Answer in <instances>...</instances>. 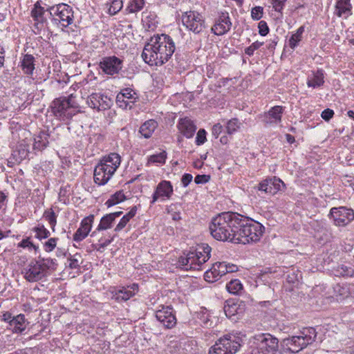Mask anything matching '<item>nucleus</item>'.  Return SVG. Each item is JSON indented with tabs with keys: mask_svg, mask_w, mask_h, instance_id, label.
Segmentation results:
<instances>
[{
	"mask_svg": "<svg viewBox=\"0 0 354 354\" xmlns=\"http://www.w3.org/2000/svg\"><path fill=\"white\" fill-rule=\"evenodd\" d=\"M175 49L174 42L169 35H156L145 44L142 57L150 66H162L171 58Z\"/></svg>",
	"mask_w": 354,
	"mask_h": 354,
	"instance_id": "nucleus-1",
	"label": "nucleus"
},
{
	"mask_svg": "<svg viewBox=\"0 0 354 354\" xmlns=\"http://www.w3.org/2000/svg\"><path fill=\"white\" fill-rule=\"evenodd\" d=\"M239 214L222 212L214 217L209 225L211 235L218 241L234 243Z\"/></svg>",
	"mask_w": 354,
	"mask_h": 354,
	"instance_id": "nucleus-2",
	"label": "nucleus"
},
{
	"mask_svg": "<svg viewBox=\"0 0 354 354\" xmlns=\"http://www.w3.org/2000/svg\"><path fill=\"white\" fill-rule=\"evenodd\" d=\"M235 234V243L247 244L257 242L262 236L264 227L248 217L239 214Z\"/></svg>",
	"mask_w": 354,
	"mask_h": 354,
	"instance_id": "nucleus-3",
	"label": "nucleus"
},
{
	"mask_svg": "<svg viewBox=\"0 0 354 354\" xmlns=\"http://www.w3.org/2000/svg\"><path fill=\"white\" fill-rule=\"evenodd\" d=\"M317 337L315 328H304L297 335L285 338L281 342V348L286 352L297 353L307 346L313 344Z\"/></svg>",
	"mask_w": 354,
	"mask_h": 354,
	"instance_id": "nucleus-4",
	"label": "nucleus"
},
{
	"mask_svg": "<svg viewBox=\"0 0 354 354\" xmlns=\"http://www.w3.org/2000/svg\"><path fill=\"white\" fill-rule=\"evenodd\" d=\"M241 338L236 335H225L209 348L208 354H235L241 347Z\"/></svg>",
	"mask_w": 354,
	"mask_h": 354,
	"instance_id": "nucleus-5",
	"label": "nucleus"
},
{
	"mask_svg": "<svg viewBox=\"0 0 354 354\" xmlns=\"http://www.w3.org/2000/svg\"><path fill=\"white\" fill-rule=\"evenodd\" d=\"M51 21L62 29L68 27L73 22V11L72 8L64 3L49 8Z\"/></svg>",
	"mask_w": 354,
	"mask_h": 354,
	"instance_id": "nucleus-6",
	"label": "nucleus"
},
{
	"mask_svg": "<svg viewBox=\"0 0 354 354\" xmlns=\"http://www.w3.org/2000/svg\"><path fill=\"white\" fill-rule=\"evenodd\" d=\"M256 351L267 352L268 354H281L279 351V340L269 333H261L253 337Z\"/></svg>",
	"mask_w": 354,
	"mask_h": 354,
	"instance_id": "nucleus-7",
	"label": "nucleus"
},
{
	"mask_svg": "<svg viewBox=\"0 0 354 354\" xmlns=\"http://www.w3.org/2000/svg\"><path fill=\"white\" fill-rule=\"evenodd\" d=\"M182 22L188 30L194 34L201 33L206 28L203 16L194 10L184 12L182 15Z\"/></svg>",
	"mask_w": 354,
	"mask_h": 354,
	"instance_id": "nucleus-8",
	"label": "nucleus"
},
{
	"mask_svg": "<svg viewBox=\"0 0 354 354\" xmlns=\"http://www.w3.org/2000/svg\"><path fill=\"white\" fill-rule=\"evenodd\" d=\"M72 97L73 94H71L68 99L58 98L53 102L52 109L56 116L69 119L75 115L71 109H77L78 105L72 101Z\"/></svg>",
	"mask_w": 354,
	"mask_h": 354,
	"instance_id": "nucleus-9",
	"label": "nucleus"
},
{
	"mask_svg": "<svg viewBox=\"0 0 354 354\" xmlns=\"http://www.w3.org/2000/svg\"><path fill=\"white\" fill-rule=\"evenodd\" d=\"M99 66L102 71L106 75H118L123 67V60L115 55L104 57Z\"/></svg>",
	"mask_w": 354,
	"mask_h": 354,
	"instance_id": "nucleus-10",
	"label": "nucleus"
},
{
	"mask_svg": "<svg viewBox=\"0 0 354 354\" xmlns=\"http://www.w3.org/2000/svg\"><path fill=\"white\" fill-rule=\"evenodd\" d=\"M330 215L337 226H345L354 219L353 209L346 207H333L330 211Z\"/></svg>",
	"mask_w": 354,
	"mask_h": 354,
	"instance_id": "nucleus-11",
	"label": "nucleus"
},
{
	"mask_svg": "<svg viewBox=\"0 0 354 354\" xmlns=\"http://www.w3.org/2000/svg\"><path fill=\"white\" fill-rule=\"evenodd\" d=\"M24 277L29 282H36L46 277V272L37 261H31L21 272Z\"/></svg>",
	"mask_w": 354,
	"mask_h": 354,
	"instance_id": "nucleus-12",
	"label": "nucleus"
},
{
	"mask_svg": "<svg viewBox=\"0 0 354 354\" xmlns=\"http://www.w3.org/2000/svg\"><path fill=\"white\" fill-rule=\"evenodd\" d=\"M88 105L97 111H103L109 109L112 104V100L107 95L100 93L91 94L86 101Z\"/></svg>",
	"mask_w": 354,
	"mask_h": 354,
	"instance_id": "nucleus-13",
	"label": "nucleus"
},
{
	"mask_svg": "<svg viewBox=\"0 0 354 354\" xmlns=\"http://www.w3.org/2000/svg\"><path fill=\"white\" fill-rule=\"evenodd\" d=\"M138 98L136 93L130 88L122 89L116 96V104L119 107L131 109Z\"/></svg>",
	"mask_w": 354,
	"mask_h": 354,
	"instance_id": "nucleus-14",
	"label": "nucleus"
},
{
	"mask_svg": "<svg viewBox=\"0 0 354 354\" xmlns=\"http://www.w3.org/2000/svg\"><path fill=\"white\" fill-rule=\"evenodd\" d=\"M157 320L166 328H171L176 324V319L174 310L171 306H162L161 309L156 310Z\"/></svg>",
	"mask_w": 354,
	"mask_h": 354,
	"instance_id": "nucleus-15",
	"label": "nucleus"
},
{
	"mask_svg": "<svg viewBox=\"0 0 354 354\" xmlns=\"http://www.w3.org/2000/svg\"><path fill=\"white\" fill-rule=\"evenodd\" d=\"M174 192L173 186L170 181L162 180L156 187L155 192L152 196L151 205H153L158 199L164 201L169 199Z\"/></svg>",
	"mask_w": 354,
	"mask_h": 354,
	"instance_id": "nucleus-16",
	"label": "nucleus"
},
{
	"mask_svg": "<svg viewBox=\"0 0 354 354\" xmlns=\"http://www.w3.org/2000/svg\"><path fill=\"white\" fill-rule=\"evenodd\" d=\"M115 174L110 168L106 167L101 162L94 169V181L100 185H105Z\"/></svg>",
	"mask_w": 354,
	"mask_h": 354,
	"instance_id": "nucleus-17",
	"label": "nucleus"
},
{
	"mask_svg": "<svg viewBox=\"0 0 354 354\" xmlns=\"http://www.w3.org/2000/svg\"><path fill=\"white\" fill-rule=\"evenodd\" d=\"M232 22L228 12H221L212 30L215 35H223L230 30Z\"/></svg>",
	"mask_w": 354,
	"mask_h": 354,
	"instance_id": "nucleus-18",
	"label": "nucleus"
},
{
	"mask_svg": "<svg viewBox=\"0 0 354 354\" xmlns=\"http://www.w3.org/2000/svg\"><path fill=\"white\" fill-rule=\"evenodd\" d=\"M93 221L94 216L92 214L82 219L80 227L73 234L74 241L80 242L84 240L88 236V233L91 230Z\"/></svg>",
	"mask_w": 354,
	"mask_h": 354,
	"instance_id": "nucleus-19",
	"label": "nucleus"
},
{
	"mask_svg": "<svg viewBox=\"0 0 354 354\" xmlns=\"http://www.w3.org/2000/svg\"><path fill=\"white\" fill-rule=\"evenodd\" d=\"M138 285L135 283H133L131 286H128L127 288L121 287L118 289L114 288V290L111 291L112 299H114L118 302L126 301L135 295V292L138 290Z\"/></svg>",
	"mask_w": 354,
	"mask_h": 354,
	"instance_id": "nucleus-20",
	"label": "nucleus"
},
{
	"mask_svg": "<svg viewBox=\"0 0 354 354\" xmlns=\"http://www.w3.org/2000/svg\"><path fill=\"white\" fill-rule=\"evenodd\" d=\"M30 139L26 138L18 143L12 153L15 161L20 162L28 157L30 152Z\"/></svg>",
	"mask_w": 354,
	"mask_h": 354,
	"instance_id": "nucleus-21",
	"label": "nucleus"
},
{
	"mask_svg": "<svg viewBox=\"0 0 354 354\" xmlns=\"http://www.w3.org/2000/svg\"><path fill=\"white\" fill-rule=\"evenodd\" d=\"M178 262L185 270H200L203 265L202 263H199L196 254H194L192 251L187 253L185 257H180Z\"/></svg>",
	"mask_w": 354,
	"mask_h": 354,
	"instance_id": "nucleus-22",
	"label": "nucleus"
},
{
	"mask_svg": "<svg viewBox=\"0 0 354 354\" xmlns=\"http://www.w3.org/2000/svg\"><path fill=\"white\" fill-rule=\"evenodd\" d=\"M351 0H337L334 14L338 17L347 19L352 15Z\"/></svg>",
	"mask_w": 354,
	"mask_h": 354,
	"instance_id": "nucleus-23",
	"label": "nucleus"
},
{
	"mask_svg": "<svg viewBox=\"0 0 354 354\" xmlns=\"http://www.w3.org/2000/svg\"><path fill=\"white\" fill-rule=\"evenodd\" d=\"M178 128L187 138H192L196 130L194 122L188 118H181L178 124Z\"/></svg>",
	"mask_w": 354,
	"mask_h": 354,
	"instance_id": "nucleus-24",
	"label": "nucleus"
},
{
	"mask_svg": "<svg viewBox=\"0 0 354 354\" xmlns=\"http://www.w3.org/2000/svg\"><path fill=\"white\" fill-rule=\"evenodd\" d=\"M45 12L44 8L41 7L38 1L35 3L34 8L31 10V17L35 21V26L37 29L41 28L46 21V19L44 16Z\"/></svg>",
	"mask_w": 354,
	"mask_h": 354,
	"instance_id": "nucleus-25",
	"label": "nucleus"
},
{
	"mask_svg": "<svg viewBox=\"0 0 354 354\" xmlns=\"http://www.w3.org/2000/svg\"><path fill=\"white\" fill-rule=\"evenodd\" d=\"M100 162L106 167L110 168L111 171L115 172L121 162V158L118 153H111L104 156Z\"/></svg>",
	"mask_w": 354,
	"mask_h": 354,
	"instance_id": "nucleus-26",
	"label": "nucleus"
},
{
	"mask_svg": "<svg viewBox=\"0 0 354 354\" xmlns=\"http://www.w3.org/2000/svg\"><path fill=\"white\" fill-rule=\"evenodd\" d=\"M35 59L33 55L26 54L21 61V68L24 74L32 75L35 70Z\"/></svg>",
	"mask_w": 354,
	"mask_h": 354,
	"instance_id": "nucleus-27",
	"label": "nucleus"
},
{
	"mask_svg": "<svg viewBox=\"0 0 354 354\" xmlns=\"http://www.w3.org/2000/svg\"><path fill=\"white\" fill-rule=\"evenodd\" d=\"M324 84V74L322 70L313 71L311 75H309L307 80L308 87L316 88L322 86Z\"/></svg>",
	"mask_w": 354,
	"mask_h": 354,
	"instance_id": "nucleus-28",
	"label": "nucleus"
},
{
	"mask_svg": "<svg viewBox=\"0 0 354 354\" xmlns=\"http://www.w3.org/2000/svg\"><path fill=\"white\" fill-rule=\"evenodd\" d=\"M49 134L46 131H40L34 138L33 149L41 151L46 148L49 143Z\"/></svg>",
	"mask_w": 354,
	"mask_h": 354,
	"instance_id": "nucleus-29",
	"label": "nucleus"
},
{
	"mask_svg": "<svg viewBox=\"0 0 354 354\" xmlns=\"http://www.w3.org/2000/svg\"><path fill=\"white\" fill-rule=\"evenodd\" d=\"M212 248L208 244L203 243L198 245L194 250L192 251L194 254H196V257H198L199 263L203 264L209 260L210 258V252Z\"/></svg>",
	"mask_w": 354,
	"mask_h": 354,
	"instance_id": "nucleus-30",
	"label": "nucleus"
},
{
	"mask_svg": "<svg viewBox=\"0 0 354 354\" xmlns=\"http://www.w3.org/2000/svg\"><path fill=\"white\" fill-rule=\"evenodd\" d=\"M26 320L23 314H19L12 318L10 325L14 333H22L26 328Z\"/></svg>",
	"mask_w": 354,
	"mask_h": 354,
	"instance_id": "nucleus-31",
	"label": "nucleus"
},
{
	"mask_svg": "<svg viewBox=\"0 0 354 354\" xmlns=\"http://www.w3.org/2000/svg\"><path fill=\"white\" fill-rule=\"evenodd\" d=\"M283 109L281 106H274L271 108L266 113V118L268 120L267 122L278 123L281 121V117Z\"/></svg>",
	"mask_w": 354,
	"mask_h": 354,
	"instance_id": "nucleus-32",
	"label": "nucleus"
},
{
	"mask_svg": "<svg viewBox=\"0 0 354 354\" xmlns=\"http://www.w3.org/2000/svg\"><path fill=\"white\" fill-rule=\"evenodd\" d=\"M157 127L158 123L154 120H149L141 125L139 132L144 138H149Z\"/></svg>",
	"mask_w": 354,
	"mask_h": 354,
	"instance_id": "nucleus-33",
	"label": "nucleus"
},
{
	"mask_svg": "<svg viewBox=\"0 0 354 354\" xmlns=\"http://www.w3.org/2000/svg\"><path fill=\"white\" fill-rule=\"evenodd\" d=\"M304 32V26H301L292 35L288 40V45L292 49H295L302 40Z\"/></svg>",
	"mask_w": 354,
	"mask_h": 354,
	"instance_id": "nucleus-34",
	"label": "nucleus"
},
{
	"mask_svg": "<svg viewBox=\"0 0 354 354\" xmlns=\"http://www.w3.org/2000/svg\"><path fill=\"white\" fill-rule=\"evenodd\" d=\"M219 269L216 267V264L214 263L210 269L205 272L204 278L207 281L214 282L218 281L222 276Z\"/></svg>",
	"mask_w": 354,
	"mask_h": 354,
	"instance_id": "nucleus-35",
	"label": "nucleus"
},
{
	"mask_svg": "<svg viewBox=\"0 0 354 354\" xmlns=\"http://www.w3.org/2000/svg\"><path fill=\"white\" fill-rule=\"evenodd\" d=\"M126 199L124 194L122 190H120L116 192L115 194H112L110 198L106 201L105 205L107 207H111L115 205H117Z\"/></svg>",
	"mask_w": 354,
	"mask_h": 354,
	"instance_id": "nucleus-36",
	"label": "nucleus"
},
{
	"mask_svg": "<svg viewBox=\"0 0 354 354\" xmlns=\"http://www.w3.org/2000/svg\"><path fill=\"white\" fill-rule=\"evenodd\" d=\"M113 221H114L113 220V218L109 214L104 216L101 218L100 222L96 230L92 232L91 236H95L97 231L105 230L111 228V224Z\"/></svg>",
	"mask_w": 354,
	"mask_h": 354,
	"instance_id": "nucleus-37",
	"label": "nucleus"
},
{
	"mask_svg": "<svg viewBox=\"0 0 354 354\" xmlns=\"http://www.w3.org/2000/svg\"><path fill=\"white\" fill-rule=\"evenodd\" d=\"M145 5L144 0H131L125 9L127 14L136 13L141 10Z\"/></svg>",
	"mask_w": 354,
	"mask_h": 354,
	"instance_id": "nucleus-38",
	"label": "nucleus"
},
{
	"mask_svg": "<svg viewBox=\"0 0 354 354\" xmlns=\"http://www.w3.org/2000/svg\"><path fill=\"white\" fill-rule=\"evenodd\" d=\"M39 264H41L42 269L44 272H46V276L48 275V270H55L56 269V259H53L50 258L47 259H41L37 261Z\"/></svg>",
	"mask_w": 354,
	"mask_h": 354,
	"instance_id": "nucleus-39",
	"label": "nucleus"
},
{
	"mask_svg": "<svg viewBox=\"0 0 354 354\" xmlns=\"http://www.w3.org/2000/svg\"><path fill=\"white\" fill-rule=\"evenodd\" d=\"M226 288L230 293L238 295L243 290V286L239 279H234L227 283Z\"/></svg>",
	"mask_w": 354,
	"mask_h": 354,
	"instance_id": "nucleus-40",
	"label": "nucleus"
},
{
	"mask_svg": "<svg viewBox=\"0 0 354 354\" xmlns=\"http://www.w3.org/2000/svg\"><path fill=\"white\" fill-rule=\"evenodd\" d=\"M167 158V153L162 151L159 153L153 154L148 158L147 165L150 164H164Z\"/></svg>",
	"mask_w": 354,
	"mask_h": 354,
	"instance_id": "nucleus-41",
	"label": "nucleus"
},
{
	"mask_svg": "<svg viewBox=\"0 0 354 354\" xmlns=\"http://www.w3.org/2000/svg\"><path fill=\"white\" fill-rule=\"evenodd\" d=\"M123 6L122 0H113L110 4L106 3L108 7V13L111 15L117 14Z\"/></svg>",
	"mask_w": 354,
	"mask_h": 354,
	"instance_id": "nucleus-42",
	"label": "nucleus"
},
{
	"mask_svg": "<svg viewBox=\"0 0 354 354\" xmlns=\"http://www.w3.org/2000/svg\"><path fill=\"white\" fill-rule=\"evenodd\" d=\"M44 218L48 222L51 229L54 231L57 224V215L52 209H47L44 213Z\"/></svg>",
	"mask_w": 354,
	"mask_h": 354,
	"instance_id": "nucleus-43",
	"label": "nucleus"
},
{
	"mask_svg": "<svg viewBox=\"0 0 354 354\" xmlns=\"http://www.w3.org/2000/svg\"><path fill=\"white\" fill-rule=\"evenodd\" d=\"M36 233L35 236L37 239H42L48 238L50 236V232L43 225H38L33 229Z\"/></svg>",
	"mask_w": 354,
	"mask_h": 354,
	"instance_id": "nucleus-44",
	"label": "nucleus"
},
{
	"mask_svg": "<svg viewBox=\"0 0 354 354\" xmlns=\"http://www.w3.org/2000/svg\"><path fill=\"white\" fill-rule=\"evenodd\" d=\"M198 318L201 320V322L206 327L211 326L212 322L209 319V315L207 310L204 308L201 309L198 313Z\"/></svg>",
	"mask_w": 354,
	"mask_h": 354,
	"instance_id": "nucleus-45",
	"label": "nucleus"
},
{
	"mask_svg": "<svg viewBox=\"0 0 354 354\" xmlns=\"http://www.w3.org/2000/svg\"><path fill=\"white\" fill-rule=\"evenodd\" d=\"M270 183V178H266L259 184L258 189L261 192H264L266 194L274 195Z\"/></svg>",
	"mask_w": 354,
	"mask_h": 354,
	"instance_id": "nucleus-46",
	"label": "nucleus"
},
{
	"mask_svg": "<svg viewBox=\"0 0 354 354\" xmlns=\"http://www.w3.org/2000/svg\"><path fill=\"white\" fill-rule=\"evenodd\" d=\"M238 306L237 304L233 303L232 304L227 303L224 306V312L227 317L229 318H232L233 316L236 315L238 313Z\"/></svg>",
	"mask_w": 354,
	"mask_h": 354,
	"instance_id": "nucleus-47",
	"label": "nucleus"
},
{
	"mask_svg": "<svg viewBox=\"0 0 354 354\" xmlns=\"http://www.w3.org/2000/svg\"><path fill=\"white\" fill-rule=\"evenodd\" d=\"M270 185L272 187V189L273 191V194H275L278 191L281 189V187L285 186L283 182L276 177L270 178Z\"/></svg>",
	"mask_w": 354,
	"mask_h": 354,
	"instance_id": "nucleus-48",
	"label": "nucleus"
},
{
	"mask_svg": "<svg viewBox=\"0 0 354 354\" xmlns=\"http://www.w3.org/2000/svg\"><path fill=\"white\" fill-rule=\"evenodd\" d=\"M80 259L81 255L80 254H75L74 255H71L68 259V267L71 269H77L80 267Z\"/></svg>",
	"mask_w": 354,
	"mask_h": 354,
	"instance_id": "nucleus-49",
	"label": "nucleus"
},
{
	"mask_svg": "<svg viewBox=\"0 0 354 354\" xmlns=\"http://www.w3.org/2000/svg\"><path fill=\"white\" fill-rule=\"evenodd\" d=\"M240 123L238 119L233 118L229 120L227 123L226 129L229 134L236 132L239 129Z\"/></svg>",
	"mask_w": 354,
	"mask_h": 354,
	"instance_id": "nucleus-50",
	"label": "nucleus"
},
{
	"mask_svg": "<svg viewBox=\"0 0 354 354\" xmlns=\"http://www.w3.org/2000/svg\"><path fill=\"white\" fill-rule=\"evenodd\" d=\"M336 272H337L336 275H341V276L345 277V276H352L354 272V270L351 267H348L344 265H341L337 267Z\"/></svg>",
	"mask_w": 354,
	"mask_h": 354,
	"instance_id": "nucleus-51",
	"label": "nucleus"
},
{
	"mask_svg": "<svg viewBox=\"0 0 354 354\" xmlns=\"http://www.w3.org/2000/svg\"><path fill=\"white\" fill-rule=\"evenodd\" d=\"M263 44V42L257 41L245 49V53L249 56H252L253 55L254 50L259 49Z\"/></svg>",
	"mask_w": 354,
	"mask_h": 354,
	"instance_id": "nucleus-52",
	"label": "nucleus"
},
{
	"mask_svg": "<svg viewBox=\"0 0 354 354\" xmlns=\"http://www.w3.org/2000/svg\"><path fill=\"white\" fill-rule=\"evenodd\" d=\"M263 8L261 6H256L252 9L251 17L254 20H259L263 16Z\"/></svg>",
	"mask_w": 354,
	"mask_h": 354,
	"instance_id": "nucleus-53",
	"label": "nucleus"
},
{
	"mask_svg": "<svg viewBox=\"0 0 354 354\" xmlns=\"http://www.w3.org/2000/svg\"><path fill=\"white\" fill-rule=\"evenodd\" d=\"M206 139V131L203 129H201L196 135V143L197 145H201L205 142Z\"/></svg>",
	"mask_w": 354,
	"mask_h": 354,
	"instance_id": "nucleus-54",
	"label": "nucleus"
},
{
	"mask_svg": "<svg viewBox=\"0 0 354 354\" xmlns=\"http://www.w3.org/2000/svg\"><path fill=\"white\" fill-rule=\"evenodd\" d=\"M57 238H50L44 243V248L46 252L53 251L57 245Z\"/></svg>",
	"mask_w": 354,
	"mask_h": 354,
	"instance_id": "nucleus-55",
	"label": "nucleus"
},
{
	"mask_svg": "<svg viewBox=\"0 0 354 354\" xmlns=\"http://www.w3.org/2000/svg\"><path fill=\"white\" fill-rule=\"evenodd\" d=\"M259 32L261 36H266L269 32V28L267 23L264 21H261L259 23Z\"/></svg>",
	"mask_w": 354,
	"mask_h": 354,
	"instance_id": "nucleus-56",
	"label": "nucleus"
},
{
	"mask_svg": "<svg viewBox=\"0 0 354 354\" xmlns=\"http://www.w3.org/2000/svg\"><path fill=\"white\" fill-rule=\"evenodd\" d=\"M19 247L21 248H28L29 249L33 248L35 250H36L38 247L35 246L30 240L29 239H23L18 245Z\"/></svg>",
	"mask_w": 354,
	"mask_h": 354,
	"instance_id": "nucleus-57",
	"label": "nucleus"
},
{
	"mask_svg": "<svg viewBox=\"0 0 354 354\" xmlns=\"http://www.w3.org/2000/svg\"><path fill=\"white\" fill-rule=\"evenodd\" d=\"M285 0H271V3L275 11L281 12L283 8Z\"/></svg>",
	"mask_w": 354,
	"mask_h": 354,
	"instance_id": "nucleus-58",
	"label": "nucleus"
},
{
	"mask_svg": "<svg viewBox=\"0 0 354 354\" xmlns=\"http://www.w3.org/2000/svg\"><path fill=\"white\" fill-rule=\"evenodd\" d=\"M334 115V111L332 109H324L321 116L325 121H329Z\"/></svg>",
	"mask_w": 354,
	"mask_h": 354,
	"instance_id": "nucleus-59",
	"label": "nucleus"
},
{
	"mask_svg": "<svg viewBox=\"0 0 354 354\" xmlns=\"http://www.w3.org/2000/svg\"><path fill=\"white\" fill-rule=\"evenodd\" d=\"M210 177L208 175H197L194 178L196 184H204L209 181Z\"/></svg>",
	"mask_w": 354,
	"mask_h": 354,
	"instance_id": "nucleus-60",
	"label": "nucleus"
},
{
	"mask_svg": "<svg viewBox=\"0 0 354 354\" xmlns=\"http://www.w3.org/2000/svg\"><path fill=\"white\" fill-rule=\"evenodd\" d=\"M216 267L219 269L218 272L221 274V276L225 275L227 273V263L225 262H216Z\"/></svg>",
	"mask_w": 354,
	"mask_h": 354,
	"instance_id": "nucleus-61",
	"label": "nucleus"
},
{
	"mask_svg": "<svg viewBox=\"0 0 354 354\" xmlns=\"http://www.w3.org/2000/svg\"><path fill=\"white\" fill-rule=\"evenodd\" d=\"M129 221L128 220L127 218L122 216V218L120 219L119 223L115 227L114 230L115 232L121 231L127 225V224L128 223Z\"/></svg>",
	"mask_w": 354,
	"mask_h": 354,
	"instance_id": "nucleus-62",
	"label": "nucleus"
},
{
	"mask_svg": "<svg viewBox=\"0 0 354 354\" xmlns=\"http://www.w3.org/2000/svg\"><path fill=\"white\" fill-rule=\"evenodd\" d=\"M192 176L189 174H185L181 178V183L183 187H186L192 180Z\"/></svg>",
	"mask_w": 354,
	"mask_h": 354,
	"instance_id": "nucleus-63",
	"label": "nucleus"
},
{
	"mask_svg": "<svg viewBox=\"0 0 354 354\" xmlns=\"http://www.w3.org/2000/svg\"><path fill=\"white\" fill-rule=\"evenodd\" d=\"M278 37L274 35L273 38L270 39L269 44L267 45V48L270 51H273L278 43Z\"/></svg>",
	"mask_w": 354,
	"mask_h": 354,
	"instance_id": "nucleus-64",
	"label": "nucleus"
}]
</instances>
